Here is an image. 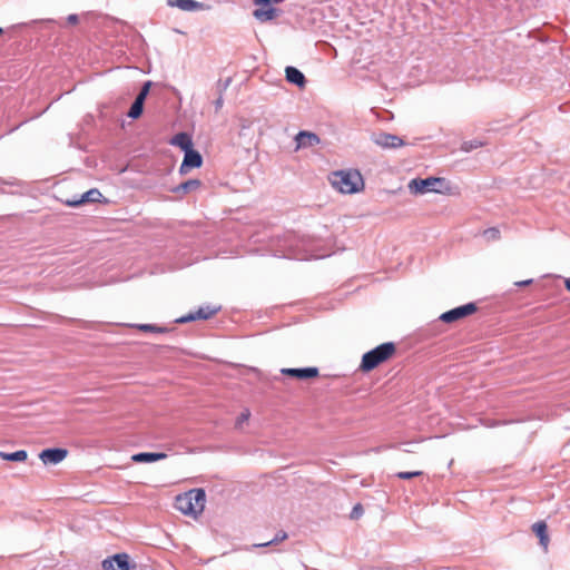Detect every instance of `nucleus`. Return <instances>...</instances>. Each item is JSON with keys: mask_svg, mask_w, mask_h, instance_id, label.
<instances>
[{"mask_svg": "<svg viewBox=\"0 0 570 570\" xmlns=\"http://www.w3.org/2000/svg\"><path fill=\"white\" fill-rule=\"evenodd\" d=\"M3 32V30L0 28V35Z\"/></svg>", "mask_w": 570, "mask_h": 570, "instance_id": "58836bf2", "label": "nucleus"}, {"mask_svg": "<svg viewBox=\"0 0 570 570\" xmlns=\"http://www.w3.org/2000/svg\"><path fill=\"white\" fill-rule=\"evenodd\" d=\"M362 514H363V508H362V505L358 503V504H356V505L353 508V510H352V512H351V518H352V519H357V518H360Z\"/></svg>", "mask_w": 570, "mask_h": 570, "instance_id": "c756f323", "label": "nucleus"}, {"mask_svg": "<svg viewBox=\"0 0 570 570\" xmlns=\"http://www.w3.org/2000/svg\"><path fill=\"white\" fill-rule=\"evenodd\" d=\"M532 531L538 535V538L540 540V544L544 549H547L548 544H549V537L547 533L548 527H547L546 522H543V521L535 522L532 525Z\"/></svg>", "mask_w": 570, "mask_h": 570, "instance_id": "6ab92c4d", "label": "nucleus"}, {"mask_svg": "<svg viewBox=\"0 0 570 570\" xmlns=\"http://www.w3.org/2000/svg\"><path fill=\"white\" fill-rule=\"evenodd\" d=\"M229 82H230V80H229V79H227V80H226V82H225V85H224V89L228 87Z\"/></svg>", "mask_w": 570, "mask_h": 570, "instance_id": "e433bc0d", "label": "nucleus"}, {"mask_svg": "<svg viewBox=\"0 0 570 570\" xmlns=\"http://www.w3.org/2000/svg\"><path fill=\"white\" fill-rule=\"evenodd\" d=\"M444 184L443 178L428 177L425 179L414 178L409 183V189L412 194L423 195L428 191L441 193V186Z\"/></svg>", "mask_w": 570, "mask_h": 570, "instance_id": "20e7f679", "label": "nucleus"}, {"mask_svg": "<svg viewBox=\"0 0 570 570\" xmlns=\"http://www.w3.org/2000/svg\"><path fill=\"white\" fill-rule=\"evenodd\" d=\"M167 458V454L164 452H140L132 455V461L137 463H149V462H156L159 460H164Z\"/></svg>", "mask_w": 570, "mask_h": 570, "instance_id": "2eb2a0df", "label": "nucleus"}, {"mask_svg": "<svg viewBox=\"0 0 570 570\" xmlns=\"http://www.w3.org/2000/svg\"><path fill=\"white\" fill-rule=\"evenodd\" d=\"M28 453L24 450H19L12 453L0 451V458L6 461L23 462L27 460Z\"/></svg>", "mask_w": 570, "mask_h": 570, "instance_id": "412c9836", "label": "nucleus"}, {"mask_svg": "<svg viewBox=\"0 0 570 570\" xmlns=\"http://www.w3.org/2000/svg\"><path fill=\"white\" fill-rule=\"evenodd\" d=\"M224 100L222 95L215 100V108L216 110H219L223 107Z\"/></svg>", "mask_w": 570, "mask_h": 570, "instance_id": "2f4dec72", "label": "nucleus"}, {"mask_svg": "<svg viewBox=\"0 0 570 570\" xmlns=\"http://www.w3.org/2000/svg\"><path fill=\"white\" fill-rule=\"evenodd\" d=\"M281 372L285 375H289L299 380L316 377L318 375L317 367L282 368Z\"/></svg>", "mask_w": 570, "mask_h": 570, "instance_id": "4468645a", "label": "nucleus"}, {"mask_svg": "<svg viewBox=\"0 0 570 570\" xmlns=\"http://www.w3.org/2000/svg\"><path fill=\"white\" fill-rule=\"evenodd\" d=\"M332 186L342 194H354L364 186V180L358 170H338L330 176Z\"/></svg>", "mask_w": 570, "mask_h": 570, "instance_id": "f03ea898", "label": "nucleus"}, {"mask_svg": "<svg viewBox=\"0 0 570 570\" xmlns=\"http://www.w3.org/2000/svg\"><path fill=\"white\" fill-rule=\"evenodd\" d=\"M272 2L278 3L281 2V0H272Z\"/></svg>", "mask_w": 570, "mask_h": 570, "instance_id": "4c0bfd02", "label": "nucleus"}, {"mask_svg": "<svg viewBox=\"0 0 570 570\" xmlns=\"http://www.w3.org/2000/svg\"><path fill=\"white\" fill-rule=\"evenodd\" d=\"M532 279H525V281H521V282H517L515 285L517 286H528L530 284H532Z\"/></svg>", "mask_w": 570, "mask_h": 570, "instance_id": "72a5a7b5", "label": "nucleus"}, {"mask_svg": "<svg viewBox=\"0 0 570 570\" xmlns=\"http://www.w3.org/2000/svg\"><path fill=\"white\" fill-rule=\"evenodd\" d=\"M206 494L203 489H194L178 494L175 499V508L186 515L197 517L204 511Z\"/></svg>", "mask_w": 570, "mask_h": 570, "instance_id": "f257e3e1", "label": "nucleus"}, {"mask_svg": "<svg viewBox=\"0 0 570 570\" xmlns=\"http://www.w3.org/2000/svg\"><path fill=\"white\" fill-rule=\"evenodd\" d=\"M422 474H423L422 471L399 472V473H396V476L399 479H402V480H409V479H412V478H415V476H420Z\"/></svg>", "mask_w": 570, "mask_h": 570, "instance_id": "bb28decb", "label": "nucleus"}, {"mask_svg": "<svg viewBox=\"0 0 570 570\" xmlns=\"http://www.w3.org/2000/svg\"><path fill=\"white\" fill-rule=\"evenodd\" d=\"M142 109H144V102L140 99H135V101L132 102V105L128 111V116L130 118L136 119L142 114Z\"/></svg>", "mask_w": 570, "mask_h": 570, "instance_id": "5701e85b", "label": "nucleus"}, {"mask_svg": "<svg viewBox=\"0 0 570 570\" xmlns=\"http://www.w3.org/2000/svg\"><path fill=\"white\" fill-rule=\"evenodd\" d=\"M173 7H177L183 11H197L204 8L202 2L195 0H170L168 2Z\"/></svg>", "mask_w": 570, "mask_h": 570, "instance_id": "f3484780", "label": "nucleus"}, {"mask_svg": "<svg viewBox=\"0 0 570 570\" xmlns=\"http://www.w3.org/2000/svg\"><path fill=\"white\" fill-rule=\"evenodd\" d=\"M149 86H150V82H146L142 86V88H141L140 92L138 94V96L136 97V99H140L144 102L146 99V96L148 95Z\"/></svg>", "mask_w": 570, "mask_h": 570, "instance_id": "c85d7f7f", "label": "nucleus"}, {"mask_svg": "<svg viewBox=\"0 0 570 570\" xmlns=\"http://www.w3.org/2000/svg\"><path fill=\"white\" fill-rule=\"evenodd\" d=\"M170 144L174 145V146H177L179 147L181 150H184L185 153L187 150H190L193 149V141H191V138L188 134L186 132H179L177 135H175L173 137V139L170 140Z\"/></svg>", "mask_w": 570, "mask_h": 570, "instance_id": "a211bd4d", "label": "nucleus"}, {"mask_svg": "<svg viewBox=\"0 0 570 570\" xmlns=\"http://www.w3.org/2000/svg\"><path fill=\"white\" fill-rule=\"evenodd\" d=\"M68 455V451L61 448L45 449L39 453V459L45 465L58 464Z\"/></svg>", "mask_w": 570, "mask_h": 570, "instance_id": "9d476101", "label": "nucleus"}, {"mask_svg": "<svg viewBox=\"0 0 570 570\" xmlns=\"http://www.w3.org/2000/svg\"><path fill=\"white\" fill-rule=\"evenodd\" d=\"M566 288L570 292V278H567L564 282Z\"/></svg>", "mask_w": 570, "mask_h": 570, "instance_id": "f704fd0d", "label": "nucleus"}, {"mask_svg": "<svg viewBox=\"0 0 570 570\" xmlns=\"http://www.w3.org/2000/svg\"><path fill=\"white\" fill-rule=\"evenodd\" d=\"M200 186H202V181L199 179H189L187 181L181 183L173 190L177 194H179V193L188 194V193H191V191L198 189Z\"/></svg>", "mask_w": 570, "mask_h": 570, "instance_id": "aec40b11", "label": "nucleus"}, {"mask_svg": "<svg viewBox=\"0 0 570 570\" xmlns=\"http://www.w3.org/2000/svg\"><path fill=\"white\" fill-rule=\"evenodd\" d=\"M132 326L142 332H150V333H158V334L167 333L169 331L165 326H159V325H155V324H135Z\"/></svg>", "mask_w": 570, "mask_h": 570, "instance_id": "4be33fe9", "label": "nucleus"}, {"mask_svg": "<svg viewBox=\"0 0 570 570\" xmlns=\"http://www.w3.org/2000/svg\"><path fill=\"white\" fill-rule=\"evenodd\" d=\"M294 257L296 259H307V256H304V255H302V256L301 255H294Z\"/></svg>", "mask_w": 570, "mask_h": 570, "instance_id": "c9c22d12", "label": "nucleus"}, {"mask_svg": "<svg viewBox=\"0 0 570 570\" xmlns=\"http://www.w3.org/2000/svg\"><path fill=\"white\" fill-rule=\"evenodd\" d=\"M256 6H262L263 8H257L254 10L253 16L261 22H266L273 20L277 10L271 7L272 0H253Z\"/></svg>", "mask_w": 570, "mask_h": 570, "instance_id": "6e6552de", "label": "nucleus"}, {"mask_svg": "<svg viewBox=\"0 0 570 570\" xmlns=\"http://www.w3.org/2000/svg\"><path fill=\"white\" fill-rule=\"evenodd\" d=\"M478 146H480L478 142H464L462 149L465 151H470L473 148H476Z\"/></svg>", "mask_w": 570, "mask_h": 570, "instance_id": "7c9ffc66", "label": "nucleus"}, {"mask_svg": "<svg viewBox=\"0 0 570 570\" xmlns=\"http://www.w3.org/2000/svg\"><path fill=\"white\" fill-rule=\"evenodd\" d=\"M483 236L488 242L498 240L500 238V230L495 227H491L483 232Z\"/></svg>", "mask_w": 570, "mask_h": 570, "instance_id": "393cba45", "label": "nucleus"}, {"mask_svg": "<svg viewBox=\"0 0 570 570\" xmlns=\"http://www.w3.org/2000/svg\"><path fill=\"white\" fill-rule=\"evenodd\" d=\"M286 80L291 83H294L298 87H304L306 79L302 71H299L295 67H286L285 69Z\"/></svg>", "mask_w": 570, "mask_h": 570, "instance_id": "dca6fc26", "label": "nucleus"}, {"mask_svg": "<svg viewBox=\"0 0 570 570\" xmlns=\"http://www.w3.org/2000/svg\"><path fill=\"white\" fill-rule=\"evenodd\" d=\"M476 309L475 303H468L441 314L440 320L444 323H453L473 314Z\"/></svg>", "mask_w": 570, "mask_h": 570, "instance_id": "423d86ee", "label": "nucleus"}, {"mask_svg": "<svg viewBox=\"0 0 570 570\" xmlns=\"http://www.w3.org/2000/svg\"><path fill=\"white\" fill-rule=\"evenodd\" d=\"M203 164L200 154L194 149L187 150L179 167V173L186 175L191 168H198Z\"/></svg>", "mask_w": 570, "mask_h": 570, "instance_id": "9b49d317", "label": "nucleus"}, {"mask_svg": "<svg viewBox=\"0 0 570 570\" xmlns=\"http://www.w3.org/2000/svg\"><path fill=\"white\" fill-rule=\"evenodd\" d=\"M395 353V345L392 342L383 343L366 352L362 357L361 370L370 372L381 363L387 361Z\"/></svg>", "mask_w": 570, "mask_h": 570, "instance_id": "7ed1b4c3", "label": "nucleus"}, {"mask_svg": "<svg viewBox=\"0 0 570 570\" xmlns=\"http://www.w3.org/2000/svg\"><path fill=\"white\" fill-rule=\"evenodd\" d=\"M372 141L384 149H393L399 148L404 145V141L401 137L389 134V132H376L372 135Z\"/></svg>", "mask_w": 570, "mask_h": 570, "instance_id": "0eeeda50", "label": "nucleus"}, {"mask_svg": "<svg viewBox=\"0 0 570 570\" xmlns=\"http://www.w3.org/2000/svg\"><path fill=\"white\" fill-rule=\"evenodd\" d=\"M250 417V411L248 409H245L240 414L239 416L236 419V422H235V428L237 430H242L243 428V424L245 422H247Z\"/></svg>", "mask_w": 570, "mask_h": 570, "instance_id": "a878e982", "label": "nucleus"}, {"mask_svg": "<svg viewBox=\"0 0 570 570\" xmlns=\"http://www.w3.org/2000/svg\"><path fill=\"white\" fill-rule=\"evenodd\" d=\"M68 22L71 24H75L78 22V16L77 14H69L67 18Z\"/></svg>", "mask_w": 570, "mask_h": 570, "instance_id": "473e14b6", "label": "nucleus"}, {"mask_svg": "<svg viewBox=\"0 0 570 570\" xmlns=\"http://www.w3.org/2000/svg\"><path fill=\"white\" fill-rule=\"evenodd\" d=\"M102 194L97 189L92 188L88 191L83 193L80 198H72L66 202V204L70 207H77L86 203H96L100 202Z\"/></svg>", "mask_w": 570, "mask_h": 570, "instance_id": "f8f14e48", "label": "nucleus"}, {"mask_svg": "<svg viewBox=\"0 0 570 570\" xmlns=\"http://www.w3.org/2000/svg\"><path fill=\"white\" fill-rule=\"evenodd\" d=\"M285 539H287V533L285 531H279L276 533V535L272 540L264 542V543L255 544V547H268L272 544H277V543L284 541Z\"/></svg>", "mask_w": 570, "mask_h": 570, "instance_id": "b1692460", "label": "nucleus"}, {"mask_svg": "<svg viewBox=\"0 0 570 570\" xmlns=\"http://www.w3.org/2000/svg\"><path fill=\"white\" fill-rule=\"evenodd\" d=\"M104 570H129V556L127 553H117L105 559L101 563Z\"/></svg>", "mask_w": 570, "mask_h": 570, "instance_id": "1a4fd4ad", "label": "nucleus"}, {"mask_svg": "<svg viewBox=\"0 0 570 570\" xmlns=\"http://www.w3.org/2000/svg\"><path fill=\"white\" fill-rule=\"evenodd\" d=\"M220 311L219 305H206L200 306L195 312H190L187 315H184L176 320V323H188L197 320H209L215 314H217Z\"/></svg>", "mask_w": 570, "mask_h": 570, "instance_id": "39448f33", "label": "nucleus"}, {"mask_svg": "<svg viewBox=\"0 0 570 570\" xmlns=\"http://www.w3.org/2000/svg\"><path fill=\"white\" fill-rule=\"evenodd\" d=\"M295 141H296V148L295 149L298 150L301 148H308V147L316 146L317 144H320V138L314 132H311V131H299L295 136Z\"/></svg>", "mask_w": 570, "mask_h": 570, "instance_id": "ddd939ff", "label": "nucleus"}, {"mask_svg": "<svg viewBox=\"0 0 570 570\" xmlns=\"http://www.w3.org/2000/svg\"><path fill=\"white\" fill-rule=\"evenodd\" d=\"M149 86H150V82H146L142 86V88H141L140 92L138 94V96L136 97V99H140L144 102L146 99V96L148 95Z\"/></svg>", "mask_w": 570, "mask_h": 570, "instance_id": "cd10ccee", "label": "nucleus"}]
</instances>
